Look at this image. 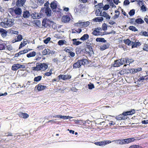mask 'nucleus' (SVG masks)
Instances as JSON below:
<instances>
[{
	"label": "nucleus",
	"instance_id": "nucleus-1",
	"mask_svg": "<svg viewBox=\"0 0 148 148\" xmlns=\"http://www.w3.org/2000/svg\"><path fill=\"white\" fill-rule=\"evenodd\" d=\"M48 64L47 63H37L36 66L33 67L32 69L33 71H44L48 68Z\"/></svg>",
	"mask_w": 148,
	"mask_h": 148
},
{
	"label": "nucleus",
	"instance_id": "nucleus-2",
	"mask_svg": "<svg viewBox=\"0 0 148 148\" xmlns=\"http://www.w3.org/2000/svg\"><path fill=\"white\" fill-rule=\"evenodd\" d=\"M14 19H8L6 22H2L1 24V26L4 28L11 27L14 24Z\"/></svg>",
	"mask_w": 148,
	"mask_h": 148
},
{
	"label": "nucleus",
	"instance_id": "nucleus-3",
	"mask_svg": "<svg viewBox=\"0 0 148 148\" xmlns=\"http://www.w3.org/2000/svg\"><path fill=\"white\" fill-rule=\"evenodd\" d=\"M87 62V60L86 59L79 60L73 64V68L76 69L79 68L82 65H84Z\"/></svg>",
	"mask_w": 148,
	"mask_h": 148
},
{
	"label": "nucleus",
	"instance_id": "nucleus-4",
	"mask_svg": "<svg viewBox=\"0 0 148 148\" xmlns=\"http://www.w3.org/2000/svg\"><path fill=\"white\" fill-rule=\"evenodd\" d=\"M136 139L134 137L126 139H123V144H128L134 142Z\"/></svg>",
	"mask_w": 148,
	"mask_h": 148
},
{
	"label": "nucleus",
	"instance_id": "nucleus-5",
	"mask_svg": "<svg viewBox=\"0 0 148 148\" xmlns=\"http://www.w3.org/2000/svg\"><path fill=\"white\" fill-rule=\"evenodd\" d=\"M25 66L19 64H14L12 65V69L13 71H16L19 68H24Z\"/></svg>",
	"mask_w": 148,
	"mask_h": 148
},
{
	"label": "nucleus",
	"instance_id": "nucleus-6",
	"mask_svg": "<svg viewBox=\"0 0 148 148\" xmlns=\"http://www.w3.org/2000/svg\"><path fill=\"white\" fill-rule=\"evenodd\" d=\"M50 5L51 8L52 10L55 11L57 7V2L55 0H54L51 3Z\"/></svg>",
	"mask_w": 148,
	"mask_h": 148
},
{
	"label": "nucleus",
	"instance_id": "nucleus-7",
	"mask_svg": "<svg viewBox=\"0 0 148 148\" xmlns=\"http://www.w3.org/2000/svg\"><path fill=\"white\" fill-rule=\"evenodd\" d=\"M38 91H41L44 90L47 88V87L45 86L42 85L41 83L38 84L35 87Z\"/></svg>",
	"mask_w": 148,
	"mask_h": 148
},
{
	"label": "nucleus",
	"instance_id": "nucleus-8",
	"mask_svg": "<svg viewBox=\"0 0 148 148\" xmlns=\"http://www.w3.org/2000/svg\"><path fill=\"white\" fill-rule=\"evenodd\" d=\"M125 114V112H124L122 114L116 116L115 118L118 120H125L127 119L126 115Z\"/></svg>",
	"mask_w": 148,
	"mask_h": 148
},
{
	"label": "nucleus",
	"instance_id": "nucleus-9",
	"mask_svg": "<svg viewBox=\"0 0 148 148\" xmlns=\"http://www.w3.org/2000/svg\"><path fill=\"white\" fill-rule=\"evenodd\" d=\"M51 21L47 19H44L42 21V25L45 27H47L50 25Z\"/></svg>",
	"mask_w": 148,
	"mask_h": 148
},
{
	"label": "nucleus",
	"instance_id": "nucleus-10",
	"mask_svg": "<svg viewBox=\"0 0 148 148\" xmlns=\"http://www.w3.org/2000/svg\"><path fill=\"white\" fill-rule=\"evenodd\" d=\"M26 0H18L16 2V5L17 7H21L23 6Z\"/></svg>",
	"mask_w": 148,
	"mask_h": 148
},
{
	"label": "nucleus",
	"instance_id": "nucleus-11",
	"mask_svg": "<svg viewBox=\"0 0 148 148\" xmlns=\"http://www.w3.org/2000/svg\"><path fill=\"white\" fill-rule=\"evenodd\" d=\"M71 20L70 17L68 15H64L62 18V21L64 23H68Z\"/></svg>",
	"mask_w": 148,
	"mask_h": 148
},
{
	"label": "nucleus",
	"instance_id": "nucleus-12",
	"mask_svg": "<svg viewBox=\"0 0 148 148\" xmlns=\"http://www.w3.org/2000/svg\"><path fill=\"white\" fill-rule=\"evenodd\" d=\"M42 12H45V14L47 16H50L51 15V11L50 8L49 7L46 8L45 10H42Z\"/></svg>",
	"mask_w": 148,
	"mask_h": 148
},
{
	"label": "nucleus",
	"instance_id": "nucleus-13",
	"mask_svg": "<svg viewBox=\"0 0 148 148\" xmlns=\"http://www.w3.org/2000/svg\"><path fill=\"white\" fill-rule=\"evenodd\" d=\"M18 115L20 117L22 118L23 119L27 118L29 116V115L27 114L26 113H23L21 112L18 113Z\"/></svg>",
	"mask_w": 148,
	"mask_h": 148
},
{
	"label": "nucleus",
	"instance_id": "nucleus-14",
	"mask_svg": "<svg viewBox=\"0 0 148 148\" xmlns=\"http://www.w3.org/2000/svg\"><path fill=\"white\" fill-rule=\"evenodd\" d=\"M14 12L15 14L18 15H20L22 13V10L21 9L19 8H16L14 10Z\"/></svg>",
	"mask_w": 148,
	"mask_h": 148
},
{
	"label": "nucleus",
	"instance_id": "nucleus-15",
	"mask_svg": "<svg viewBox=\"0 0 148 148\" xmlns=\"http://www.w3.org/2000/svg\"><path fill=\"white\" fill-rule=\"evenodd\" d=\"M7 31L3 28H0V33L3 37H5L7 34Z\"/></svg>",
	"mask_w": 148,
	"mask_h": 148
},
{
	"label": "nucleus",
	"instance_id": "nucleus-16",
	"mask_svg": "<svg viewBox=\"0 0 148 148\" xmlns=\"http://www.w3.org/2000/svg\"><path fill=\"white\" fill-rule=\"evenodd\" d=\"M101 16L105 18L107 20H109L110 18V16H109L106 12L104 11L103 12Z\"/></svg>",
	"mask_w": 148,
	"mask_h": 148
},
{
	"label": "nucleus",
	"instance_id": "nucleus-17",
	"mask_svg": "<svg viewBox=\"0 0 148 148\" xmlns=\"http://www.w3.org/2000/svg\"><path fill=\"white\" fill-rule=\"evenodd\" d=\"M122 65L120 59L115 60L114 61L113 66L115 67H118Z\"/></svg>",
	"mask_w": 148,
	"mask_h": 148
},
{
	"label": "nucleus",
	"instance_id": "nucleus-18",
	"mask_svg": "<svg viewBox=\"0 0 148 148\" xmlns=\"http://www.w3.org/2000/svg\"><path fill=\"white\" fill-rule=\"evenodd\" d=\"M101 30V28L99 29L98 28L95 29V30L93 32L92 34L95 36H98L100 35V32L99 30Z\"/></svg>",
	"mask_w": 148,
	"mask_h": 148
},
{
	"label": "nucleus",
	"instance_id": "nucleus-19",
	"mask_svg": "<svg viewBox=\"0 0 148 148\" xmlns=\"http://www.w3.org/2000/svg\"><path fill=\"white\" fill-rule=\"evenodd\" d=\"M135 113V110L134 109H132L131 110L125 112V114L126 116L132 115Z\"/></svg>",
	"mask_w": 148,
	"mask_h": 148
},
{
	"label": "nucleus",
	"instance_id": "nucleus-20",
	"mask_svg": "<svg viewBox=\"0 0 148 148\" xmlns=\"http://www.w3.org/2000/svg\"><path fill=\"white\" fill-rule=\"evenodd\" d=\"M95 144L97 145L102 146L105 145L107 144L105 141H103L100 142H97L95 143Z\"/></svg>",
	"mask_w": 148,
	"mask_h": 148
},
{
	"label": "nucleus",
	"instance_id": "nucleus-21",
	"mask_svg": "<svg viewBox=\"0 0 148 148\" xmlns=\"http://www.w3.org/2000/svg\"><path fill=\"white\" fill-rule=\"evenodd\" d=\"M36 53L34 51H33L27 54V57L28 58L34 57L36 56Z\"/></svg>",
	"mask_w": 148,
	"mask_h": 148
},
{
	"label": "nucleus",
	"instance_id": "nucleus-22",
	"mask_svg": "<svg viewBox=\"0 0 148 148\" xmlns=\"http://www.w3.org/2000/svg\"><path fill=\"white\" fill-rule=\"evenodd\" d=\"M33 24H35L36 26L39 27L41 25L40 21L38 19L34 20L33 22Z\"/></svg>",
	"mask_w": 148,
	"mask_h": 148
},
{
	"label": "nucleus",
	"instance_id": "nucleus-23",
	"mask_svg": "<svg viewBox=\"0 0 148 148\" xmlns=\"http://www.w3.org/2000/svg\"><path fill=\"white\" fill-rule=\"evenodd\" d=\"M89 38V36L87 34H84L80 39L83 41H85L88 39Z\"/></svg>",
	"mask_w": 148,
	"mask_h": 148
},
{
	"label": "nucleus",
	"instance_id": "nucleus-24",
	"mask_svg": "<svg viewBox=\"0 0 148 148\" xmlns=\"http://www.w3.org/2000/svg\"><path fill=\"white\" fill-rule=\"evenodd\" d=\"M126 59L127 60L126 62L127 64L124 65V66H126L127 65H129L130 63L133 62L134 61V60L132 59H129L128 58H126Z\"/></svg>",
	"mask_w": 148,
	"mask_h": 148
},
{
	"label": "nucleus",
	"instance_id": "nucleus-25",
	"mask_svg": "<svg viewBox=\"0 0 148 148\" xmlns=\"http://www.w3.org/2000/svg\"><path fill=\"white\" fill-rule=\"evenodd\" d=\"M93 20L95 22H101L103 20V18L102 17H97L94 18Z\"/></svg>",
	"mask_w": 148,
	"mask_h": 148
},
{
	"label": "nucleus",
	"instance_id": "nucleus-26",
	"mask_svg": "<svg viewBox=\"0 0 148 148\" xmlns=\"http://www.w3.org/2000/svg\"><path fill=\"white\" fill-rule=\"evenodd\" d=\"M78 39H73L72 40L73 41V44L75 45H78L81 44L82 42L79 41H77V40Z\"/></svg>",
	"mask_w": 148,
	"mask_h": 148
},
{
	"label": "nucleus",
	"instance_id": "nucleus-27",
	"mask_svg": "<svg viewBox=\"0 0 148 148\" xmlns=\"http://www.w3.org/2000/svg\"><path fill=\"white\" fill-rule=\"evenodd\" d=\"M53 117L55 118H58L60 119H68L69 116H62L60 115H57L56 116H53Z\"/></svg>",
	"mask_w": 148,
	"mask_h": 148
},
{
	"label": "nucleus",
	"instance_id": "nucleus-28",
	"mask_svg": "<svg viewBox=\"0 0 148 148\" xmlns=\"http://www.w3.org/2000/svg\"><path fill=\"white\" fill-rule=\"evenodd\" d=\"M30 16V13L27 11H25L24 12L23 17L25 18H28Z\"/></svg>",
	"mask_w": 148,
	"mask_h": 148
},
{
	"label": "nucleus",
	"instance_id": "nucleus-29",
	"mask_svg": "<svg viewBox=\"0 0 148 148\" xmlns=\"http://www.w3.org/2000/svg\"><path fill=\"white\" fill-rule=\"evenodd\" d=\"M124 42L128 45H130L132 41H131L129 39H124L123 40Z\"/></svg>",
	"mask_w": 148,
	"mask_h": 148
},
{
	"label": "nucleus",
	"instance_id": "nucleus-30",
	"mask_svg": "<svg viewBox=\"0 0 148 148\" xmlns=\"http://www.w3.org/2000/svg\"><path fill=\"white\" fill-rule=\"evenodd\" d=\"M135 22L138 24H141L144 23V21L140 18L136 19L135 20Z\"/></svg>",
	"mask_w": 148,
	"mask_h": 148
},
{
	"label": "nucleus",
	"instance_id": "nucleus-31",
	"mask_svg": "<svg viewBox=\"0 0 148 148\" xmlns=\"http://www.w3.org/2000/svg\"><path fill=\"white\" fill-rule=\"evenodd\" d=\"M96 40L97 42H106V40H105L104 38H97L96 39Z\"/></svg>",
	"mask_w": 148,
	"mask_h": 148
},
{
	"label": "nucleus",
	"instance_id": "nucleus-32",
	"mask_svg": "<svg viewBox=\"0 0 148 148\" xmlns=\"http://www.w3.org/2000/svg\"><path fill=\"white\" fill-rule=\"evenodd\" d=\"M103 3H101L95 5V7L96 8V9H101L103 8Z\"/></svg>",
	"mask_w": 148,
	"mask_h": 148
},
{
	"label": "nucleus",
	"instance_id": "nucleus-33",
	"mask_svg": "<svg viewBox=\"0 0 148 148\" xmlns=\"http://www.w3.org/2000/svg\"><path fill=\"white\" fill-rule=\"evenodd\" d=\"M66 42L65 40H60L58 42V44L60 46L64 44H66Z\"/></svg>",
	"mask_w": 148,
	"mask_h": 148
},
{
	"label": "nucleus",
	"instance_id": "nucleus-34",
	"mask_svg": "<svg viewBox=\"0 0 148 148\" xmlns=\"http://www.w3.org/2000/svg\"><path fill=\"white\" fill-rule=\"evenodd\" d=\"M125 74L127 73H133V69H124Z\"/></svg>",
	"mask_w": 148,
	"mask_h": 148
},
{
	"label": "nucleus",
	"instance_id": "nucleus-35",
	"mask_svg": "<svg viewBox=\"0 0 148 148\" xmlns=\"http://www.w3.org/2000/svg\"><path fill=\"white\" fill-rule=\"evenodd\" d=\"M71 77V76L70 75H63V80L69 79Z\"/></svg>",
	"mask_w": 148,
	"mask_h": 148
},
{
	"label": "nucleus",
	"instance_id": "nucleus-36",
	"mask_svg": "<svg viewBox=\"0 0 148 148\" xmlns=\"http://www.w3.org/2000/svg\"><path fill=\"white\" fill-rule=\"evenodd\" d=\"M102 13L101 9H96L95 14L97 16H101V15Z\"/></svg>",
	"mask_w": 148,
	"mask_h": 148
},
{
	"label": "nucleus",
	"instance_id": "nucleus-37",
	"mask_svg": "<svg viewBox=\"0 0 148 148\" xmlns=\"http://www.w3.org/2000/svg\"><path fill=\"white\" fill-rule=\"evenodd\" d=\"M128 29L134 32L137 31L138 30V29L135 27L132 26H129Z\"/></svg>",
	"mask_w": 148,
	"mask_h": 148
},
{
	"label": "nucleus",
	"instance_id": "nucleus-38",
	"mask_svg": "<svg viewBox=\"0 0 148 148\" xmlns=\"http://www.w3.org/2000/svg\"><path fill=\"white\" fill-rule=\"evenodd\" d=\"M42 77L41 76L39 75L37 77H35L34 79V82H38L40 81L42 79Z\"/></svg>",
	"mask_w": 148,
	"mask_h": 148
},
{
	"label": "nucleus",
	"instance_id": "nucleus-39",
	"mask_svg": "<svg viewBox=\"0 0 148 148\" xmlns=\"http://www.w3.org/2000/svg\"><path fill=\"white\" fill-rule=\"evenodd\" d=\"M52 69H51L49 71V72H47L45 73V74H44L45 76H47V77L49 76H51V74H52Z\"/></svg>",
	"mask_w": 148,
	"mask_h": 148
},
{
	"label": "nucleus",
	"instance_id": "nucleus-40",
	"mask_svg": "<svg viewBox=\"0 0 148 148\" xmlns=\"http://www.w3.org/2000/svg\"><path fill=\"white\" fill-rule=\"evenodd\" d=\"M24 54L23 52V50L20 51L18 53L15 54L14 55V57H18L21 55Z\"/></svg>",
	"mask_w": 148,
	"mask_h": 148
},
{
	"label": "nucleus",
	"instance_id": "nucleus-41",
	"mask_svg": "<svg viewBox=\"0 0 148 148\" xmlns=\"http://www.w3.org/2000/svg\"><path fill=\"white\" fill-rule=\"evenodd\" d=\"M87 49L89 50L88 53L89 54H90V53H91L93 52L92 48L91 46H90V45H88L87 46Z\"/></svg>",
	"mask_w": 148,
	"mask_h": 148
},
{
	"label": "nucleus",
	"instance_id": "nucleus-42",
	"mask_svg": "<svg viewBox=\"0 0 148 148\" xmlns=\"http://www.w3.org/2000/svg\"><path fill=\"white\" fill-rule=\"evenodd\" d=\"M108 46L106 44H104L103 45H101L100 47V49L102 50H104L108 48Z\"/></svg>",
	"mask_w": 148,
	"mask_h": 148
},
{
	"label": "nucleus",
	"instance_id": "nucleus-43",
	"mask_svg": "<svg viewBox=\"0 0 148 148\" xmlns=\"http://www.w3.org/2000/svg\"><path fill=\"white\" fill-rule=\"evenodd\" d=\"M140 10L142 12H145L147 11V8L143 4L140 7Z\"/></svg>",
	"mask_w": 148,
	"mask_h": 148
},
{
	"label": "nucleus",
	"instance_id": "nucleus-44",
	"mask_svg": "<svg viewBox=\"0 0 148 148\" xmlns=\"http://www.w3.org/2000/svg\"><path fill=\"white\" fill-rule=\"evenodd\" d=\"M135 13V11L134 9L131 10L129 12V14L130 16H132L134 15Z\"/></svg>",
	"mask_w": 148,
	"mask_h": 148
},
{
	"label": "nucleus",
	"instance_id": "nucleus-45",
	"mask_svg": "<svg viewBox=\"0 0 148 148\" xmlns=\"http://www.w3.org/2000/svg\"><path fill=\"white\" fill-rule=\"evenodd\" d=\"M122 65L126 63L127 60L126 58H121L120 59Z\"/></svg>",
	"mask_w": 148,
	"mask_h": 148
},
{
	"label": "nucleus",
	"instance_id": "nucleus-46",
	"mask_svg": "<svg viewBox=\"0 0 148 148\" xmlns=\"http://www.w3.org/2000/svg\"><path fill=\"white\" fill-rule=\"evenodd\" d=\"M22 36L21 34H18L17 37V40L16 41H21L22 39Z\"/></svg>",
	"mask_w": 148,
	"mask_h": 148
},
{
	"label": "nucleus",
	"instance_id": "nucleus-47",
	"mask_svg": "<svg viewBox=\"0 0 148 148\" xmlns=\"http://www.w3.org/2000/svg\"><path fill=\"white\" fill-rule=\"evenodd\" d=\"M51 38L50 37H48L44 40L43 41L45 43L47 44L50 41Z\"/></svg>",
	"mask_w": 148,
	"mask_h": 148
},
{
	"label": "nucleus",
	"instance_id": "nucleus-48",
	"mask_svg": "<svg viewBox=\"0 0 148 148\" xmlns=\"http://www.w3.org/2000/svg\"><path fill=\"white\" fill-rule=\"evenodd\" d=\"M5 45L3 44H0V51L4 50Z\"/></svg>",
	"mask_w": 148,
	"mask_h": 148
},
{
	"label": "nucleus",
	"instance_id": "nucleus-49",
	"mask_svg": "<svg viewBox=\"0 0 148 148\" xmlns=\"http://www.w3.org/2000/svg\"><path fill=\"white\" fill-rule=\"evenodd\" d=\"M143 49L144 50L148 51V44H145Z\"/></svg>",
	"mask_w": 148,
	"mask_h": 148
},
{
	"label": "nucleus",
	"instance_id": "nucleus-50",
	"mask_svg": "<svg viewBox=\"0 0 148 148\" xmlns=\"http://www.w3.org/2000/svg\"><path fill=\"white\" fill-rule=\"evenodd\" d=\"M42 54L43 55H46L47 54H48L47 50L45 49L42 52Z\"/></svg>",
	"mask_w": 148,
	"mask_h": 148
},
{
	"label": "nucleus",
	"instance_id": "nucleus-51",
	"mask_svg": "<svg viewBox=\"0 0 148 148\" xmlns=\"http://www.w3.org/2000/svg\"><path fill=\"white\" fill-rule=\"evenodd\" d=\"M102 29L103 30L105 31L106 30L107 28L106 24L105 23H103L102 25Z\"/></svg>",
	"mask_w": 148,
	"mask_h": 148
},
{
	"label": "nucleus",
	"instance_id": "nucleus-52",
	"mask_svg": "<svg viewBox=\"0 0 148 148\" xmlns=\"http://www.w3.org/2000/svg\"><path fill=\"white\" fill-rule=\"evenodd\" d=\"M88 88L90 89H92V88H94V86L92 84H88Z\"/></svg>",
	"mask_w": 148,
	"mask_h": 148
},
{
	"label": "nucleus",
	"instance_id": "nucleus-53",
	"mask_svg": "<svg viewBox=\"0 0 148 148\" xmlns=\"http://www.w3.org/2000/svg\"><path fill=\"white\" fill-rule=\"evenodd\" d=\"M138 2V5L140 6V5L143 4L144 3L143 0H136Z\"/></svg>",
	"mask_w": 148,
	"mask_h": 148
},
{
	"label": "nucleus",
	"instance_id": "nucleus-54",
	"mask_svg": "<svg viewBox=\"0 0 148 148\" xmlns=\"http://www.w3.org/2000/svg\"><path fill=\"white\" fill-rule=\"evenodd\" d=\"M129 148H141V147L138 145H132Z\"/></svg>",
	"mask_w": 148,
	"mask_h": 148
},
{
	"label": "nucleus",
	"instance_id": "nucleus-55",
	"mask_svg": "<svg viewBox=\"0 0 148 148\" xmlns=\"http://www.w3.org/2000/svg\"><path fill=\"white\" fill-rule=\"evenodd\" d=\"M110 6L108 5H106L104 7L103 6V8L104 10H107L109 8Z\"/></svg>",
	"mask_w": 148,
	"mask_h": 148
},
{
	"label": "nucleus",
	"instance_id": "nucleus-56",
	"mask_svg": "<svg viewBox=\"0 0 148 148\" xmlns=\"http://www.w3.org/2000/svg\"><path fill=\"white\" fill-rule=\"evenodd\" d=\"M139 70H138V69H133V73H135L138 72L142 70V68H139Z\"/></svg>",
	"mask_w": 148,
	"mask_h": 148
},
{
	"label": "nucleus",
	"instance_id": "nucleus-57",
	"mask_svg": "<svg viewBox=\"0 0 148 148\" xmlns=\"http://www.w3.org/2000/svg\"><path fill=\"white\" fill-rule=\"evenodd\" d=\"M120 75H123L125 74L124 69H122L120 70L119 73Z\"/></svg>",
	"mask_w": 148,
	"mask_h": 148
},
{
	"label": "nucleus",
	"instance_id": "nucleus-58",
	"mask_svg": "<svg viewBox=\"0 0 148 148\" xmlns=\"http://www.w3.org/2000/svg\"><path fill=\"white\" fill-rule=\"evenodd\" d=\"M115 141H116L117 143H119L121 145L123 144V139H119L117 140H115Z\"/></svg>",
	"mask_w": 148,
	"mask_h": 148
},
{
	"label": "nucleus",
	"instance_id": "nucleus-59",
	"mask_svg": "<svg viewBox=\"0 0 148 148\" xmlns=\"http://www.w3.org/2000/svg\"><path fill=\"white\" fill-rule=\"evenodd\" d=\"M130 2L128 0H125L123 2V4L125 5H127L130 4Z\"/></svg>",
	"mask_w": 148,
	"mask_h": 148
},
{
	"label": "nucleus",
	"instance_id": "nucleus-60",
	"mask_svg": "<svg viewBox=\"0 0 148 148\" xmlns=\"http://www.w3.org/2000/svg\"><path fill=\"white\" fill-rule=\"evenodd\" d=\"M131 45H132V48L137 47L136 45V44L135 42L132 41Z\"/></svg>",
	"mask_w": 148,
	"mask_h": 148
},
{
	"label": "nucleus",
	"instance_id": "nucleus-61",
	"mask_svg": "<svg viewBox=\"0 0 148 148\" xmlns=\"http://www.w3.org/2000/svg\"><path fill=\"white\" fill-rule=\"evenodd\" d=\"M142 35L144 36H145L148 37V32L146 31L143 32H142Z\"/></svg>",
	"mask_w": 148,
	"mask_h": 148
},
{
	"label": "nucleus",
	"instance_id": "nucleus-62",
	"mask_svg": "<svg viewBox=\"0 0 148 148\" xmlns=\"http://www.w3.org/2000/svg\"><path fill=\"white\" fill-rule=\"evenodd\" d=\"M64 51H65L66 52L68 53H69L71 52V50L68 49V48L66 47V48L64 49Z\"/></svg>",
	"mask_w": 148,
	"mask_h": 148
},
{
	"label": "nucleus",
	"instance_id": "nucleus-63",
	"mask_svg": "<svg viewBox=\"0 0 148 148\" xmlns=\"http://www.w3.org/2000/svg\"><path fill=\"white\" fill-rule=\"evenodd\" d=\"M63 75H58V78L59 80H60V79H63Z\"/></svg>",
	"mask_w": 148,
	"mask_h": 148
},
{
	"label": "nucleus",
	"instance_id": "nucleus-64",
	"mask_svg": "<svg viewBox=\"0 0 148 148\" xmlns=\"http://www.w3.org/2000/svg\"><path fill=\"white\" fill-rule=\"evenodd\" d=\"M70 55V57L72 58L74 57L75 56V53L74 52L71 51L69 53Z\"/></svg>",
	"mask_w": 148,
	"mask_h": 148
}]
</instances>
